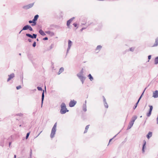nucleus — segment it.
Wrapping results in <instances>:
<instances>
[{
	"instance_id": "5fc2aeb1",
	"label": "nucleus",
	"mask_w": 158,
	"mask_h": 158,
	"mask_svg": "<svg viewBox=\"0 0 158 158\" xmlns=\"http://www.w3.org/2000/svg\"><path fill=\"white\" fill-rule=\"evenodd\" d=\"M137 106H134V107H133V109L134 110V109H135L136 108V107H137Z\"/></svg>"
},
{
	"instance_id": "09e8293b",
	"label": "nucleus",
	"mask_w": 158,
	"mask_h": 158,
	"mask_svg": "<svg viewBox=\"0 0 158 158\" xmlns=\"http://www.w3.org/2000/svg\"><path fill=\"white\" fill-rule=\"evenodd\" d=\"M151 57V55H149L148 56V58L149 60H150Z\"/></svg>"
},
{
	"instance_id": "0e129e2a",
	"label": "nucleus",
	"mask_w": 158,
	"mask_h": 158,
	"mask_svg": "<svg viewBox=\"0 0 158 158\" xmlns=\"http://www.w3.org/2000/svg\"><path fill=\"white\" fill-rule=\"evenodd\" d=\"M45 91H46V86H45Z\"/></svg>"
},
{
	"instance_id": "de8ad7c7",
	"label": "nucleus",
	"mask_w": 158,
	"mask_h": 158,
	"mask_svg": "<svg viewBox=\"0 0 158 158\" xmlns=\"http://www.w3.org/2000/svg\"><path fill=\"white\" fill-rule=\"evenodd\" d=\"M156 123H157V124H158V114L157 117L156 118Z\"/></svg>"
},
{
	"instance_id": "20e7f679",
	"label": "nucleus",
	"mask_w": 158,
	"mask_h": 158,
	"mask_svg": "<svg viewBox=\"0 0 158 158\" xmlns=\"http://www.w3.org/2000/svg\"><path fill=\"white\" fill-rule=\"evenodd\" d=\"M34 4V3L29 4L27 5L23 6V8L24 9L27 10L32 7Z\"/></svg>"
},
{
	"instance_id": "cd10ccee",
	"label": "nucleus",
	"mask_w": 158,
	"mask_h": 158,
	"mask_svg": "<svg viewBox=\"0 0 158 158\" xmlns=\"http://www.w3.org/2000/svg\"><path fill=\"white\" fill-rule=\"evenodd\" d=\"M152 113V111H149V112L147 113V115L148 117H149L151 115Z\"/></svg>"
},
{
	"instance_id": "c756f323",
	"label": "nucleus",
	"mask_w": 158,
	"mask_h": 158,
	"mask_svg": "<svg viewBox=\"0 0 158 158\" xmlns=\"http://www.w3.org/2000/svg\"><path fill=\"white\" fill-rule=\"evenodd\" d=\"M149 106L150 107L149 110L150 111H152V109H153V106L151 105H149Z\"/></svg>"
},
{
	"instance_id": "864d4df0",
	"label": "nucleus",
	"mask_w": 158,
	"mask_h": 158,
	"mask_svg": "<svg viewBox=\"0 0 158 158\" xmlns=\"http://www.w3.org/2000/svg\"><path fill=\"white\" fill-rule=\"evenodd\" d=\"M85 80H81L82 84H83Z\"/></svg>"
},
{
	"instance_id": "5701e85b",
	"label": "nucleus",
	"mask_w": 158,
	"mask_h": 158,
	"mask_svg": "<svg viewBox=\"0 0 158 158\" xmlns=\"http://www.w3.org/2000/svg\"><path fill=\"white\" fill-rule=\"evenodd\" d=\"M88 77L90 79L91 81H92L93 80V78L91 76V74H89L88 76Z\"/></svg>"
},
{
	"instance_id": "e2e57ef3",
	"label": "nucleus",
	"mask_w": 158,
	"mask_h": 158,
	"mask_svg": "<svg viewBox=\"0 0 158 158\" xmlns=\"http://www.w3.org/2000/svg\"><path fill=\"white\" fill-rule=\"evenodd\" d=\"M51 48H52V45H51Z\"/></svg>"
},
{
	"instance_id": "603ef678",
	"label": "nucleus",
	"mask_w": 158,
	"mask_h": 158,
	"mask_svg": "<svg viewBox=\"0 0 158 158\" xmlns=\"http://www.w3.org/2000/svg\"><path fill=\"white\" fill-rule=\"evenodd\" d=\"M87 132V130H86V129H85V130L84 131V133H86Z\"/></svg>"
},
{
	"instance_id": "774afa93",
	"label": "nucleus",
	"mask_w": 158,
	"mask_h": 158,
	"mask_svg": "<svg viewBox=\"0 0 158 158\" xmlns=\"http://www.w3.org/2000/svg\"><path fill=\"white\" fill-rule=\"evenodd\" d=\"M19 126H20V127H21V125H19Z\"/></svg>"
},
{
	"instance_id": "69168bd1",
	"label": "nucleus",
	"mask_w": 158,
	"mask_h": 158,
	"mask_svg": "<svg viewBox=\"0 0 158 158\" xmlns=\"http://www.w3.org/2000/svg\"><path fill=\"white\" fill-rule=\"evenodd\" d=\"M19 55L21 56V53H19Z\"/></svg>"
},
{
	"instance_id": "3c124183",
	"label": "nucleus",
	"mask_w": 158,
	"mask_h": 158,
	"mask_svg": "<svg viewBox=\"0 0 158 158\" xmlns=\"http://www.w3.org/2000/svg\"><path fill=\"white\" fill-rule=\"evenodd\" d=\"M139 101H138H138H137V102H136V103L135 106H137V105H138V103H139Z\"/></svg>"
},
{
	"instance_id": "f3484780",
	"label": "nucleus",
	"mask_w": 158,
	"mask_h": 158,
	"mask_svg": "<svg viewBox=\"0 0 158 158\" xmlns=\"http://www.w3.org/2000/svg\"><path fill=\"white\" fill-rule=\"evenodd\" d=\"M29 26L28 25H27L25 26L23 28L22 30H26L28 29Z\"/></svg>"
},
{
	"instance_id": "13d9d810",
	"label": "nucleus",
	"mask_w": 158,
	"mask_h": 158,
	"mask_svg": "<svg viewBox=\"0 0 158 158\" xmlns=\"http://www.w3.org/2000/svg\"><path fill=\"white\" fill-rule=\"evenodd\" d=\"M86 101L85 100V103H84V104H85V105H86Z\"/></svg>"
},
{
	"instance_id": "7c9ffc66",
	"label": "nucleus",
	"mask_w": 158,
	"mask_h": 158,
	"mask_svg": "<svg viewBox=\"0 0 158 158\" xmlns=\"http://www.w3.org/2000/svg\"><path fill=\"white\" fill-rule=\"evenodd\" d=\"M83 69H82L81 70L80 73H78L77 74H80V75H83Z\"/></svg>"
},
{
	"instance_id": "1a4fd4ad",
	"label": "nucleus",
	"mask_w": 158,
	"mask_h": 158,
	"mask_svg": "<svg viewBox=\"0 0 158 158\" xmlns=\"http://www.w3.org/2000/svg\"><path fill=\"white\" fill-rule=\"evenodd\" d=\"M8 77L9 78L7 80V81L8 82L15 77V75L14 73H12L11 74L9 75Z\"/></svg>"
},
{
	"instance_id": "f03ea898",
	"label": "nucleus",
	"mask_w": 158,
	"mask_h": 158,
	"mask_svg": "<svg viewBox=\"0 0 158 158\" xmlns=\"http://www.w3.org/2000/svg\"><path fill=\"white\" fill-rule=\"evenodd\" d=\"M56 126L57 123L56 122L54 124L51 131V132L50 134V137L51 138H53L54 136L56 130Z\"/></svg>"
},
{
	"instance_id": "39448f33",
	"label": "nucleus",
	"mask_w": 158,
	"mask_h": 158,
	"mask_svg": "<svg viewBox=\"0 0 158 158\" xmlns=\"http://www.w3.org/2000/svg\"><path fill=\"white\" fill-rule=\"evenodd\" d=\"M68 47L67 50L66 55H67V54L68 53L71 47L72 44V42L70 40H69L68 41Z\"/></svg>"
},
{
	"instance_id": "bf43d9fd",
	"label": "nucleus",
	"mask_w": 158,
	"mask_h": 158,
	"mask_svg": "<svg viewBox=\"0 0 158 158\" xmlns=\"http://www.w3.org/2000/svg\"><path fill=\"white\" fill-rule=\"evenodd\" d=\"M23 31V30H22L21 31H20V32H19V34H20V33H21V31Z\"/></svg>"
},
{
	"instance_id": "680f3d73",
	"label": "nucleus",
	"mask_w": 158,
	"mask_h": 158,
	"mask_svg": "<svg viewBox=\"0 0 158 158\" xmlns=\"http://www.w3.org/2000/svg\"><path fill=\"white\" fill-rule=\"evenodd\" d=\"M36 40L37 41H39V39L37 38V39H36Z\"/></svg>"
},
{
	"instance_id": "052dcab7",
	"label": "nucleus",
	"mask_w": 158,
	"mask_h": 158,
	"mask_svg": "<svg viewBox=\"0 0 158 158\" xmlns=\"http://www.w3.org/2000/svg\"><path fill=\"white\" fill-rule=\"evenodd\" d=\"M14 158H16V155H14Z\"/></svg>"
},
{
	"instance_id": "a18cd8bd",
	"label": "nucleus",
	"mask_w": 158,
	"mask_h": 158,
	"mask_svg": "<svg viewBox=\"0 0 158 158\" xmlns=\"http://www.w3.org/2000/svg\"><path fill=\"white\" fill-rule=\"evenodd\" d=\"M43 40H48V38L47 37H45L43 39Z\"/></svg>"
},
{
	"instance_id": "2eb2a0df",
	"label": "nucleus",
	"mask_w": 158,
	"mask_h": 158,
	"mask_svg": "<svg viewBox=\"0 0 158 158\" xmlns=\"http://www.w3.org/2000/svg\"><path fill=\"white\" fill-rule=\"evenodd\" d=\"M152 133L151 132H149L148 134L146 136L148 139H149L152 136Z\"/></svg>"
},
{
	"instance_id": "49530a36",
	"label": "nucleus",
	"mask_w": 158,
	"mask_h": 158,
	"mask_svg": "<svg viewBox=\"0 0 158 158\" xmlns=\"http://www.w3.org/2000/svg\"><path fill=\"white\" fill-rule=\"evenodd\" d=\"M86 29V27H83L81 29V31H82L83 30L85 29Z\"/></svg>"
},
{
	"instance_id": "a19ab883",
	"label": "nucleus",
	"mask_w": 158,
	"mask_h": 158,
	"mask_svg": "<svg viewBox=\"0 0 158 158\" xmlns=\"http://www.w3.org/2000/svg\"><path fill=\"white\" fill-rule=\"evenodd\" d=\"M98 26L99 27L98 29L99 30L101 28L102 24H98Z\"/></svg>"
},
{
	"instance_id": "9d476101",
	"label": "nucleus",
	"mask_w": 158,
	"mask_h": 158,
	"mask_svg": "<svg viewBox=\"0 0 158 158\" xmlns=\"http://www.w3.org/2000/svg\"><path fill=\"white\" fill-rule=\"evenodd\" d=\"M77 76L79 79H80L81 81L85 79V78L83 76V75H80V74H77Z\"/></svg>"
},
{
	"instance_id": "58836bf2",
	"label": "nucleus",
	"mask_w": 158,
	"mask_h": 158,
	"mask_svg": "<svg viewBox=\"0 0 158 158\" xmlns=\"http://www.w3.org/2000/svg\"><path fill=\"white\" fill-rule=\"evenodd\" d=\"M36 45V43L35 41H34V42H33V43L32 44V46L34 47H35Z\"/></svg>"
},
{
	"instance_id": "aec40b11",
	"label": "nucleus",
	"mask_w": 158,
	"mask_h": 158,
	"mask_svg": "<svg viewBox=\"0 0 158 158\" xmlns=\"http://www.w3.org/2000/svg\"><path fill=\"white\" fill-rule=\"evenodd\" d=\"M26 35L28 37H29V38H31L34 39V37L33 36V35H31L30 34H28V33H27L26 34Z\"/></svg>"
},
{
	"instance_id": "f257e3e1",
	"label": "nucleus",
	"mask_w": 158,
	"mask_h": 158,
	"mask_svg": "<svg viewBox=\"0 0 158 158\" xmlns=\"http://www.w3.org/2000/svg\"><path fill=\"white\" fill-rule=\"evenodd\" d=\"M61 109L60 113L61 114H64L66 112H69V110L66 108L65 104L64 102L61 103L60 105Z\"/></svg>"
},
{
	"instance_id": "9b49d317",
	"label": "nucleus",
	"mask_w": 158,
	"mask_h": 158,
	"mask_svg": "<svg viewBox=\"0 0 158 158\" xmlns=\"http://www.w3.org/2000/svg\"><path fill=\"white\" fill-rule=\"evenodd\" d=\"M133 123H132V122L130 121L128 126L127 130H128L130 129L133 126Z\"/></svg>"
},
{
	"instance_id": "c03bdc74",
	"label": "nucleus",
	"mask_w": 158,
	"mask_h": 158,
	"mask_svg": "<svg viewBox=\"0 0 158 158\" xmlns=\"http://www.w3.org/2000/svg\"><path fill=\"white\" fill-rule=\"evenodd\" d=\"M73 25L75 27H77V24L76 23H73Z\"/></svg>"
},
{
	"instance_id": "4468645a",
	"label": "nucleus",
	"mask_w": 158,
	"mask_h": 158,
	"mask_svg": "<svg viewBox=\"0 0 158 158\" xmlns=\"http://www.w3.org/2000/svg\"><path fill=\"white\" fill-rule=\"evenodd\" d=\"M158 45V37L156 39L155 43L153 45V47L157 46Z\"/></svg>"
},
{
	"instance_id": "423d86ee",
	"label": "nucleus",
	"mask_w": 158,
	"mask_h": 158,
	"mask_svg": "<svg viewBox=\"0 0 158 158\" xmlns=\"http://www.w3.org/2000/svg\"><path fill=\"white\" fill-rule=\"evenodd\" d=\"M77 103V102L74 100H71L70 101L69 105L70 107H73Z\"/></svg>"
},
{
	"instance_id": "79ce46f5",
	"label": "nucleus",
	"mask_w": 158,
	"mask_h": 158,
	"mask_svg": "<svg viewBox=\"0 0 158 158\" xmlns=\"http://www.w3.org/2000/svg\"><path fill=\"white\" fill-rule=\"evenodd\" d=\"M119 133V132L118 134H117L116 135H115V136L114 137H113V138H112V139H110V140H109V143H110V142L111 141V140L112 139H113V138H114L116 136V135H118V134Z\"/></svg>"
},
{
	"instance_id": "6e6552de",
	"label": "nucleus",
	"mask_w": 158,
	"mask_h": 158,
	"mask_svg": "<svg viewBox=\"0 0 158 158\" xmlns=\"http://www.w3.org/2000/svg\"><path fill=\"white\" fill-rule=\"evenodd\" d=\"M153 97L154 98H157L158 97V91L156 90L153 93Z\"/></svg>"
},
{
	"instance_id": "6e6d98bb",
	"label": "nucleus",
	"mask_w": 158,
	"mask_h": 158,
	"mask_svg": "<svg viewBox=\"0 0 158 158\" xmlns=\"http://www.w3.org/2000/svg\"><path fill=\"white\" fill-rule=\"evenodd\" d=\"M29 23H32V21L31 20H29Z\"/></svg>"
},
{
	"instance_id": "72a5a7b5",
	"label": "nucleus",
	"mask_w": 158,
	"mask_h": 158,
	"mask_svg": "<svg viewBox=\"0 0 158 158\" xmlns=\"http://www.w3.org/2000/svg\"><path fill=\"white\" fill-rule=\"evenodd\" d=\"M28 30H29L31 31H33L32 28L30 25L29 26V28Z\"/></svg>"
},
{
	"instance_id": "2f4dec72",
	"label": "nucleus",
	"mask_w": 158,
	"mask_h": 158,
	"mask_svg": "<svg viewBox=\"0 0 158 158\" xmlns=\"http://www.w3.org/2000/svg\"><path fill=\"white\" fill-rule=\"evenodd\" d=\"M29 134H30V132H28V133H27V135H26V139H27L29 135Z\"/></svg>"
},
{
	"instance_id": "ddd939ff",
	"label": "nucleus",
	"mask_w": 158,
	"mask_h": 158,
	"mask_svg": "<svg viewBox=\"0 0 158 158\" xmlns=\"http://www.w3.org/2000/svg\"><path fill=\"white\" fill-rule=\"evenodd\" d=\"M146 142L145 140L143 141V144L142 147V151L143 152H144V148L145 147V145L146 144Z\"/></svg>"
},
{
	"instance_id": "0eeeda50",
	"label": "nucleus",
	"mask_w": 158,
	"mask_h": 158,
	"mask_svg": "<svg viewBox=\"0 0 158 158\" xmlns=\"http://www.w3.org/2000/svg\"><path fill=\"white\" fill-rule=\"evenodd\" d=\"M102 98L103 99V101L104 102V106L106 108H107L108 107V106L107 103L106 102V99L104 96H102Z\"/></svg>"
},
{
	"instance_id": "4d7b16f0",
	"label": "nucleus",
	"mask_w": 158,
	"mask_h": 158,
	"mask_svg": "<svg viewBox=\"0 0 158 158\" xmlns=\"http://www.w3.org/2000/svg\"><path fill=\"white\" fill-rule=\"evenodd\" d=\"M11 144V142H9V146H10Z\"/></svg>"
},
{
	"instance_id": "f8f14e48",
	"label": "nucleus",
	"mask_w": 158,
	"mask_h": 158,
	"mask_svg": "<svg viewBox=\"0 0 158 158\" xmlns=\"http://www.w3.org/2000/svg\"><path fill=\"white\" fill-rule=\"evenodd\" d=\"M137 116L136 115H134L131 119V122H132V123H134V122L135 120L137 118Z\"/></svg>"
},
{
	"instance_id": "37998d69",
	"label": "nucleus",
	"mask_w": 158,
	"mask_h": 158,
	"mask_svg": "<svg viewBox=\"0 0 158 158\" xmlns=\"http://www.w3.org/2000/svg\"><path fill=\"white\" fill-rule=\"evenodd\" d=\"M89 125H88L86 126V127H85V129H86V130H88L89 128Z\"/></svg>"
},
{
	"instance_id": "c85d7f7f",
	"label": "nucleus",
	"mask_w": 158,
	"mask_h": 158,
	"mask_svg": "<svg viewBox=\"0 0 158 158\" xmlns=\"http://www.w3.org/2000/svg\"><path fill=\"white\" fill-rule=\"evenodd\" d=\"M146 88H145V89L144 90V91H143L142 94H141V96L139 98L138 100L139 101L140 99H141V98L142 97V96L143 95V93H144V92H145V90L146 89Z\"/></svg>"
},
{
	"instance_id": "7ed1b4c3",
	"label": "nucleus",
	"mask_w": 158,
	"mask_h": 158,
	"mask_svg": "<svg viewBox=\"0 0 158 158\" xmlns=\"http://www.w3.org/2000/svg\"><path fill=\"white\" fill-rule=\"evenodd\" d=\"M37 89L39 91H42L43 90V92H42V98H41V107H42L43 104V101H44V90L42 89L41 87H39V86L37 87Z\"/></svg>"
},
{
	"instance_id": "4c0bfd02",
	"label": "nucleus",
	"mask_w": 158,
	"mask_h": 158,
	"mask_svg": "<svg viewBox=\"0 0 158 158\" xmlns=\"http://www.w3.org/2000/svg\"><path fill=\"white\" fill-rule=\"evenodd\" d=\"M16 88V89L18 90V89H21V85H19V86H17Z\"/></svg>"
},
{
	"instance_id": "8fccbe9b",
	"label": "nucleus",
	"mask_w": 158,
	"mask_h": 158,
	"mask_svg": "<svg viewBox=\"0 0 158 158\" xmlns=\"http://www.w3.org/2000/svg\"><path fill=\"white\" fill-rule=\"evenodd\" d=\"M28 41L29 42H31L32 41V40L30 39H28Z\"/></svg>"
},
{
	"instance_id": "a878e982",
	"label": "nucleus",
	"mask_w": 158,
	"mask_h": 158,
	"mask_svg": "<svg viewBox=\"0 0 158 158\" xmlns=\"http://www.w3.org/2000/svg\"><path fill=\"white\" fill-rule=\"evenodd\" d=\"M71 23L68 20L67 22V26H68V28H70L69 25Z\"/></svg>"
},
{
	"instance_id": "f704fd0d",
	"label": "nucleus",
	"mask_w": 158,
	"mask_h": 158,
	"mask_svg": "<svg viewBox=\"0 0 158 158\" xmlns=\"http://www.w3.org/2000/svg\"><path fill=\"white\" fill-rule=\"evenodd\" d=\"M75 18L74 17H73L70 19H69V20L71 23L73 20Z\"/></svg>"
},
{
	"instance_id": "412c9836",
	"label": "nucleus",
	"mask_w": 158,
	"mask_h": 158,
	"mask_svg": "<svg viewBox=\"0 0 158 158\" xmlns=\"http://www.w3.org/2000/svg\"><path fill=\"white\" fill-rule=\"evenodd\" d=\"M83 109L84 112H86L87 111L86 105L85 104H83Z\"/></svg>"
},
{
	"instance_id": "393cba45",
	"label": "nucleus",
	"mask_w": 158,
	"mask_h": 158,
	"mask_svg": "<svg viewBox=\"0 0 158 158\" xmlns=\"http://www.w3.org/2000/svg\"><path fill=\"white\" fill-rule=\"evenodd\" d=\"M39 16L38 15H36L35 16L34 18V19L36 21V20H37L39 17Z\"/></svg>"
},
{
	"instance_id": "473e14b6",
	"label": "nucleus",
	"mask_w": 158,
	"mask_h": 158,
	"mask_svg": "<svg viewBox=\"0 0 158 158\" xmlns=\"http://www.w3.org/2000/svg\"><path fill=\"white\" fill-rule=\"evenodd\" d=\"M134 48H130V51L131 52H133L134 50Z\"/></svg>"
},
{
	"instance_id": "bb28decb",
	"label": "nucleus",
	"mask_w": 158,
	"mask_h": 158,
	"mask_svg": "<svg viewBox=\"0 0 158 158\" xmlns=\"http://www.w3.org/2000/svg\"><path fill=\"white\" fill-rule=\"evenodd\" d=\"M46 33L48 34H52L53 35H54V34L53 32L50 31H47L46 32Z\"/></svg>"
},
{
	"instance_id": "dca6fc26",
	"label": "nucleus",
	"mask_w": 158,
	"mask_h": 158,
	"mask_svg": "<svg viewBox=\"0 0 158 158\" xmlns=\"http://www.w3.org/2000/svg\"><path fill=\"white\" fill-rule=\"evenodd\" d=\"M39 33L42 36H44L46 35V34L42 29H40L39 30Z\"/></svg>"
},
{
	"instance_id": "6ab92c4d",
	"label": "nucleus",
	"mask_w": 158,
	"mask_h": 158,
	"mask_svg": "<svg viewBox=\"0 0 158 158\" xmlns=\"http://www.w3.org/2000/svg\"><path fill=\"white\" fill-rule=\"evenodd\" d=\"M64 71V68L63 67H61L59 69V72L58 73V75L60 74L61 73L63 72Z\"/></svg>"
},
{
	"instance_id": "e433bc0d",
	"label": "nucleus",
	"mask_w": 158,
	"mask_h": 158,
	"mask_svg": "<svg viewBox=\"0 0 158 158\" xmlns=\"http://www.w3.org/2000/svg\"><path fill=\"white\" fill-rule=\"evenodd\" d=\"M32 155V150L31 149L30 153V158H31Z\"/></svg>"
},
{
	"instance_id": "b1692460",
	"label": "nucleus",
	"mask_w": 158,
	"mask_h": 158,
	"mask_svg": "<svg viewBox=\"0 0 158 158\" xmlns=\"http://www.w3.org/2000/svg\"><path fill=\"white\" fill-rule=\"evenodd\" d=\"M32 23H34V24H31L32 26H34L36 24V21L33 19L32 20Z\"/></svg>"
},
{
	"instance_id": "ea45409f",
	"label": "nucleus",
	"mask_w": 158,
	"mask_h": 158,
	"mask_svg": "<svg viewBox=\"0 0 158 158\" xmlns=\"http://www.w3.org/2000/svg\"><path fill=\"white\" fill-rule=\"evenodd\" d=\"M32 35L34 37V39L36 38L37 37V35L35 34H33Z\"/></svg>"
},
{
	"instance_id": "338daca9",
	"label": "nucleus",
	"mask_w": 158,
	"mask_h": 158,
	"mask_svg": "<svg viewBox=\"0 0 158 158\" xmlns=\"http://www.w3.org/2000/svg\"><path fill=\"white\" fill-rule=\"evenodd\" d=\"M50 34L51 35H53L52 34Z\"/></svg>"
},
{
	"instance_id": "a211bd4d",
	"label": "nucleus",
	"mask_w": 158,
	"mask_h": 158,
	"mask_svg": "<svg viewBox=\"0 0 158 158\" xmlns=\"http://www.w3.org/2000/svg\"><path fill=\"white\" fill-rule=\"evenodd\" d=\"M102 48V46L100 45H98L97 46V47L96 48V51H97V50L98 51V52H98L100 51V50Z\"/></svg>"
},
{
	"instance_id": "c9c22d12",
	"label": "nucleus",
	"mask_w": 158,
	"mask_h": 158,
	"mask_svg": "<svg viewBox=\"0 0 158 158\" xmlns=\"http://www.w3.org/2000/svg\"><path fill=\"white\" fill-rule=\"evenodd\" d=\"M16 115L18 116H21L23 115V114L21 113H20L17 114Z\"/></svg>"
},
{
	"instance_id": "4be33fe9",
	"label": "nucleus",
	"mask_w": 158,
	"mask_h": 158,
	"mask_svg": "<svg viewBox=\"0 0 158 158\" xmlns=\"http://www.w3.org/2000/svg\"><path fill=\"white\" fill-rule=\"evenodd\" d=\"M155 64H158V56L156 57L155 59Z\"/></svg>"
}]
</instances>
